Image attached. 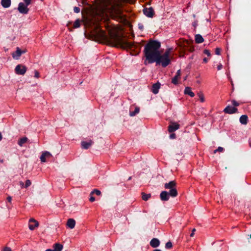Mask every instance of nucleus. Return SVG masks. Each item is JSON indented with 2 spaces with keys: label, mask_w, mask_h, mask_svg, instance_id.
Wrapping results in <instances>:
<instances>
[{
  "label": "nucleus",
  "mask_w": 251,
  "mask_h": 251,
  "mask_svg": "<svg viewBox=\"0 0 251 251\" xmlns=\"http://www.w3.org/2000/svg\"><path fill=\"white\" fill-rule=\"evenodd\" d=\"M223 68V65L221 64H220L219 65H218L217 66V69L218 70H220L222 69Z\"/></svg>",
  "instance_id": "44"
},
{
  "label": "nucleus",
  "mask_w": 251,
  "mask_h": 251,
  "mask_svg": "<svg viewBox=\"0 0 251 251\" xmlns=\"http://www.w3.org/2000/svg\"><path fill=\"white\" fill-rule=\"evenodd\" d=\"M2 251H11V250L10 248L5 247L3 249Z\"/></svg>",
  "instance_id": "40"
},
{
  "label": "nucleus",
  "mask_w": 251,
  "mask_h": 251,
  "mask_svg": "<svg viewBox=\"0 0 251 251\" xmlns=\"http://www.w3.org/2000/svg\"><path fill=\"white\" fill-rule=\"evenodd\" d=\"M161 44L156 40H150L145 46L144 53L146 57L145 64H152L155 62L156 65H161L163 68L168 66L171 62L170 58V50H166L162 54L159 49Z\"/></svg>",
  "instance_id": "1"
},
{
  "label": "nucleus",
  "mask_w": 251,
  "mask_h": 251,
  "mask_svg": "<svg viewBox=\"0 0 251 251\" xmlns=\"http://www.w3.org/2000/svg\"><path fill=\"white\" fill-rule=\"evenodd\" d=\"M176 135L175 133H172L170 135V139H173L176 138Z\"/></svg>",
  "instance_id": "41"
},
{
  "label": "nucleus",
  "mask_w": 251,
  "mask_h": 251,
  "mask_svg": "<svg viewBox=\"0 0 251 251\" xmlns=\"http://www.w3.org/2000/svg\"><path fill=\"white\" fill-rule=\"evenodd\" d=\"M143 13L149 18H152L154 14V11L152 7H146L143 9Z\"/></svg>",
  "instance_id": "5"
},
{
  "label": "nucleus",
  "mask_w": 251,
  "mask_h": 251,
  "mask_svg": "<svg viewBox=\"0 0 251 251\" xmlns=\"http://www.w3.org/2000/svg\"><path fill=\"white\" fill-rule=\"evenodd\" d=\"M195 41L197 43L200 44L204 41V39L201 35L198 34L195 35Z\"/></svg>",
  "instance_id": "22"
},
{
  "label": "nucleus",
  "mask_w": 251,
  "mask_h": 251,
  "mask_svg": "<svg viewBox=\"0 0 251 251\" xmlns=\"http://www.w3.org/2000/svg\"><path fill=\"white\" fill-rule=\"evenodd\" d=\"M0 162L2 163L3 162V160H0Z\"/></svg>",
  "instance_id": "51"
},
{
  "label": "nucleus",
  "mask_w": 251,
  "mask_h": 251,
  "mask_svg": "<svg viewBox=\"0 0 251 251\" xmlns=\"http://www.w3.org/2000/svg\"><path fill=\"white\" fill-rule=\"evenodd\" d=\"M169 191L168 192V194L170 197L175 198L178 195L177 191L176 189H169Z\"/></svg>",
  "instance_id": "20"
},
{
  "label": "nucleus",
  "mask_w": 251,
  "mask_h": 251,
  "mask_svg": "<svg viewBox=\"0 0 251 251\" xmlns=\"http://www.w3.org/2000/svg\"><path fill=\"white\" fill-rule=\"evenodd\" d=\"M31 3H29V0H24V2H21L18 4L17 10L21 14L24 15L27 14L29 11L28 6Z\"/></svg>",
  "instance_id": "2"
},
{
  "label": "nucleus",
  "mask_w": 251,
  "mask_h": 251,
  "mask_svg": "<svg viewBox=\"0 0 251 251\" xmlns=\"http://www.w3.org/2000/svg\"><path fill=\"white\" fill-rule=\"evenodd\" d=\"M101 1L105 6H111L112 7L114 6L115 0H101Z\"/></svg>",
  "instance_id": "16"
},
{
  "label": "nucleus",
  "mask_w": 251,
  "mask_h": 251,
  "mask_svg": "<svg viewBox=\"0 0 251 251\" xmlns=\"http://www.w3.org/2000/svg\"><path fill=\"white\" fill-rule=\"evenodd\" d=\"M131 179V176H130V177L128 178V180H130Z\"/></svg>",
  "instance_id": "50"
},
{
  "label": "nucleus",
  "mask_w": 251,
  "mask_h": 251,
  "mask_svg": "<svg viewBox=\"0 0 251 251\" xmlns=\"http://www.w3.org/2000/svg\"><path fill=\"white\" fill-rule=\"evenodd\" d=\"M2 136L1 132H0V141L2 140Z\"/></svg>",
  "instance_id": "48"
},
{
  "label": "nucleus",
  "mask_w": 251,
  "mask_h": 251,
  "mask_svg": "<svg viewBox=\"0 0 251 251\" xmlns=\"http://www.w3.org/2000/svg\"><path fill=\"white\" fill-rule=\"evenodd\" d=\"M80 10V8L78 7L75 6L74 8V11L75 13H79Z\"/></svg>",
  "instance_id": "34"
},
{
  "label": "nucleus",
  "mask_w": 251,
  "mask_h": 251,
  "mask_svg": "<svg viewBox=\"0 0 251 251\" xmlns=\"http://www.w3.org/2000/svg\"><path fill=\"white\" fill-rule=\"evenodd\" d=\"M173 245L171 242L169 241L165 244V248L167 249H170L172 248Z\"/></svg>",
  "instance_id": "30"
},
{
  "label": "nucleus",
  "mask_w": 251,
  "mask_h": 251,
  "mask_svg": "<svg viewBox=\"0 0 251 251\" xmlns=\"http://www.w3.org/2000/svg\"><path fill=\"white\" fill-rule=\"evenodd\" d=\"M15 53L16 55L13 54V57H15L16 56L17 57H19L22 55V51L19 48H17Z\"/></svg>",
  "instance_id": "28"
},
{
  "label": "nucleus",
  "mask_w": 251,
  "mask_h": 251,
  "mask_svg": "<svg viewBox=\"0 0 251 251\" xmlns=\"http://www.w3.org/2000/svg\"><path fill=\"white\" fill-rule=\"evenodd\" d=\"M75 221L73 219H69L67 222V226L71 229L75 227Z\"/></svg>",
  "instance_id": "18"
},
{
  "label": "nucleus",
  "mask_w": 251,
  "mask_h": 251,
  "mask_svg": "<svg viewBox=\"0 0 251 251\" xmlns=\"http://www.w3.org/2000/svg\"><path fill=\"white\" fill-rule=\"evenodd\" d=\"M138 27L141 30H143V29H144V25H143L142 24H139Z\"/></svg>",
  "instance_id": "42"
},
{
  "label": "nucleus",
  "mask_w": 251,
  "mask_h": 251,
  "mask_svg": "<svg viewBox=\"0 0 251 251\" xmlns=\"http://www.w3.org/2000/svg\"><path fill=\"white\" fill-rule=\"evenodd\" d=\"M198 25V21L196 20L192 23V25L195 28L197 27Z\"/></svg>",
  "instance_id": "38"
},
{
  "label": "nucleus",
  "mask_w": 251,
  "mask_h": 251,
  "mask_svg": "<svg viewBox=\"0 0 251 251\" xmlns=\"http://www.w3.org/2000/svg\"><path fill=\"white\" fill-rule=\"evenodd\" d=\"M221 52V49L219 48H217L215 49V54L217 55H220Z\"/></svg>",
  "instance_id": "36"
},
{
  "label": "nucleus",
  "mask_w": 251,
  "mask_h": 251,
  "mask_svg": "<svg viewBox=\"0 0 251 251\" xmlns=\"http://www.w3.org/2000/svg\"><path fill=\"white\" fill-rule=\"evenodd\" d=\"M240 123L242 125H246L248 122V117L246 115H242L239 119Z\"/></svg>",
  "instance_id": "21"
},
{
  "label": "nucleus",
  "mask_w": 251,
  "mask_h": 251,
  "mask_svg": "<svg viewBox=\"0 0 251 251\" xmlns=\"http://www.w3.org/2000/svg\"><path fill=\"white\" fill-rule=\"evenodd\" d=\"M80 26V21L79 19H76L74 24V27L75 28H78Z\"/></svg>",
  "instance_id": "27"
},
{
  "label": "nucleus",
  "mask_w": 251,
  "mask_h": 251,
  "mask_svg": "<svg viewBox=\"0 0 251 251\" xmlns=\"http://www.w3.org/2000/svg\"><path fill=\"white\" fill-rule=\"evenodd\" d=\"M226 114H232L238 112V109L235 107L227 105L223 110Z\"/></svg>",
  "instance_id": "6"
},
{
  "label": "nucleus",
  "mask_w": 251,
  "mask_h": 251,
  "mask_svg": "<svg viewBox=\"0 0 251 251\" xmlns=\"http://www.w3.org/2000/svg\"><path fill=\"white\" fill-rule=\"evenodd\" d=\"M198 96L199 97L201 102H203L204 101V97L202 93L200 92L198 93Z\"/></svg>",
  "instance_id": "29"
},
{
  "label": "nucleus",
  "mask_w": 251,
  "mask_h": 251,
  "mask_svg": "<svg viewBox=\"0 0 251 251\" xmlns=\"http://www.w3.org/2000/svg\"><path fill=\"white\" fill-rule=\"evenodd\" d=\"M224 151V148L221 147H219L217 150L215 151V152L216 151L222 152Z\"/></svg>",
  "instance_id": "37"
},
{
  "label": "nucleus",
  "mask_w": 251,
  "mask_h": 251,
  "mask_svg": "<svg viewBox=\"0 0 251 251\" xmlns=\"http://www.w3.org/2000/svg\"><path fill=\"white\" fill-rule=\"evenodd\" d=\"M31 183L30 180H29V179H27L25 181V188H27L28 187H29L31 185Z\"/></svg>",
  "instance_id": "32"
},
{
  "label": "nucleus",
  "mask_w": 251,
  "mask_h": 251,
  "mask_svg": "<svg viewBox=\"0 0 251 251\" xmlns=\"http://www.w3.org/2000/svg\"><path fill=\"white\" fill-rule=\"evenodd\" d=\"M184 94L190 96L192 98L195 96L194 93L192 91L191 88L190 87H185L184 89Z\"/></svg>",
  "instance_id": "19"
},
{
  "label": "nucleus",
  "mask_w": 251,
  "mask_h": 251,
  "mask_svg": "<svg viewBox=\"0 0 251 251\" xmlns=\"http://www.w3.org/2000/svg\"><path fill=\"white\" fill-rule=\"evenodd\" d=\"M91 194H95L99 196L100 195L101 192L98 189H94L91 192Z\"/></svg>",
  "instance_id": "31"
},
{
  "label": "nucleus",
  "mask_w": 251,
  "mask_h": 251,
  "mask_svg": "<svg viewBox=\"0 0 251 251\" xmlns=\"http://www.w3.org/2000/svg\"><path fill=\"white\" fill-rule=\"evenodd\" d=\"M7 201L8 202L11 203L12 201V197L11 196H8L7 197Z\"/></svg>",
  "instance_id": "43"
},
{
  "label": "nucleus",
  "mask_w": 251,
  "mask_h": 251,
  "mask_svg": "<svg viewBox=\"0 0 251 251\" xmlns=\"http://www.w3.org/2000/svg\"><path fill=\"white\" fill-rule=\"evenodd\" d=\"M170 197L168 191H162L160 194V198L162 201H167L169 200Z\"/></svg>",
  "instance_id": "10"
},
{
  "label": "nucleus",
  "mask_w": 251,
  "mask_h": 251,
  "mask_svg": "<svg viewBox=\"0 0 251 251\" xmlns=\"http://www.w3.org/2000/svg\"><path fill=\"white\" fill-rule=\"evenodd\" d=\"M203 53H204L205 54L207 55L208 56H210V55H211V53H210V52L209 50H203Z\"/></svg>",
  "instance_id": "35"
},
{
  "label": "nucleus",
  "mask_w": 251,
  "mask_h": 251,
  "mask_svg": "<svg viewBox=\"0 0 251 251\" xmlns=\"http://www.w3.org/2000/svg\"><path fill=\"white\" fill-rule=\"evenodd\" d=\"M1 5L3 8H7L9 7L11 4V0H1Z\"/></svg>",
  "instance_id": "17"
},
{
  "label": "nucleus",
  "mask_w": 251,
  "mask_h": 251,
  "mask_svg": "<svg viewBox=\"0 0 251 251\" xmlns=\"http://www.w3.org/2000/svg\"><path fill=\"white\" fill-rule=\"evenodd\" d=\"M153 251H161L160 249H155Z\"/></svg>",
  "instance_id": "49"
},
{
  "label": "nucleus",
  "mask_w": 251,
  "mask_h": 251,
  "mask_svg": "<svg viewBox=\"0 0 251 251\" xmlns=\"http://www.w3.org/2000/svg\"><path fill=\"white\" fill-rule=\"evenodd\" d=\"M180 125L176 123H172L168 126V131L170 133L173 132L179 129Z\"/></svg>",
  "instance_id": "8"
},
{
  "label": "nucleus",
  "mask_w": 251,
  "mask_h": 251,
  "mask_svg": "<svg viewBox=\"0 0 251 251\" xmlns=\"http://www.w3.org/2000/svg\"><path fill=\"white\" fill-rule=\"evenodd\" d=\"M151 197V195L150 194H147L144 193H142V199L145 201H148Z\"/></svg>",
  "instance_id": "26"
},
{
  "label": "nucleus",
  "mask_w": 251,
  "mask_h": 251,
  "mask_svg": "<svg viewBox=\"0 0 251 251\" xmlns=\"http://www.w3.org/2000/svg\"><path fill=\"white\" fill-rule=\"evenodd\" d=\"M208 59L207 58L205 57L203 59V62H204V63H206L208 62Z\"/></svg>",
  "instance_id": "47"
},
{
  "label": "nucleus",
  "mask_w": 251,
  "mask_h": 251,
  "mask_svg": "<svg viewBox=\"0 0 251 251\" xmlns=\"http://www.w3.org/2000/svg\"><path fill=\"white\" fill-rule=\"evenodd\" d=\"M27 70V68L25 66L22 65H18L15 69V71L16 74L19 75H24Z\"/></svg>",
  "instance_id": "4"
},
{
  "label": "nucleus",
  "mask_w": 251,
  "mask_h": 251,
  "mask_svg": "<svg viewBox=\"0 0 251 251\" xmlns=\"http://www.w3.org/2000/svg\"><path fill=\"white\" fill-rule=\"evenodd\" d=\"M115 40L117 45L122 48H129L131 46L130 43L122 38L117 37Z\"/></svg>",
  "instance_id": "3"
},
{
  "label": "nucleus",
  "mask_w": 251,
  "mask_h": 251,
  "mask_svg": "<svg viewBox=\"0 0 251 251\" xmlns=\"http://www.w3.org/2000/svg\"><path fill=\"white\" fill-rule=\"evenodd\" d=\"M139 111H140V108L139 107H136L134 111H130L129 115L131 117L134 116L136 115H137L138 113H139Z\"/></svg>",
  "instance_id": "25"
},
{
  "label": "nucleus",
  "mask_w": 251,
  "mask_h": 251,
  "mask_svg": "<svg viewBox=\"0 0 251 251\" xmlns=\"http://www.w3.org/2000/svg\"><path fill=\"white\" fill-rule=\"evenodd\" d=\"M90 201H91V202H93L95 201V197H93V196H91L90 198V199H89Z\"/></svg>",
  "instance_id": "46"
},
{
  "label": "nucleus",
  "mask_w": 251,
  "mask_h": 251,
  "mask_svg": "<svg viewBox=\"0 0 251 251\" xmlns=\"http://www.w3.org/2000/svg\"><path fill=\"white\" fill-rule=\"evenodd\" d=\"M7 207L8 208H9V206H8V205H7Z\"/></svg>",
  "instance_id": "53"
},
{
  "label": "nucleus",
  "mask_w": 251,
  "mask_h": 251,
  "mask_svg": "<svg viewBox=\"0 0 251 251\" xmlns=\"http://www.w3.org/2000/svg\"><path fill=\"white\" fill-rule=\"evenodd\" d=\"M160 87V83L159 82H158L153 84L152 86L151 92L154 94H157L159 92Z\"/></svg>",
  "instance_id": "14"
},
{
  "label": "nucleus",
  "mask_w": 251,
  "mask_h": 251,
  "mask_svg": "<svg viewBox=\"0 0 251 251\" xmlns=\"http://www.w3.org/2000/svg\"><path fill=\"white\" fill-rule=\"evenodd\" d=\"M29 222L30 223L33 222L35 223L34 225H32L31 224H29L28 227H29V229L31 230H34L36 227H37L39 226V223L33 218H31L29 220Z\"/></svg>",
  "instance_id": "12"
},
{
  "label": "nucleus",
  "mask_w": 251,
  "mask_h": 251,
  "mask_svg": "<svg viewBox=\"0 0 251 251\" xmlns=\"http://www.w3.org/2000/svg\"><path fill=\"white\" fill-rule=\"evenodd\" d=\"M34 77L37 78L40 77V74L37 71H35Z\"/></svg>",
  "instance_id": "39"
},
{
  "label": "nucleus",
  "mask_w": 251,
  "mask_h": 251,
  "mask_svg": "<svg viewBox=\"0 0 251 251\" xmlns=\"http://www.w3.org/2000/svg\"><path fill=\"white\" fill-rule=\"evenodd\" d=\"M164 188L167 190L176 189V183L175 180L170 181L164 184Z\"/></svg>",
  "instance_id": "7"
},
{
  "label": "nucleus",
  "mask_w": 251,
  "mask_h": 251,
  "mask_svg": "<svg viewBox=\"0 0 251 251\" xmlns=\"http://www.w3.org/2000/svg\"><path fill=\"white\" fill-rule=\"evenodd\" d=\"M250 147H251V142L250 144Z\"/></svg>",
  "instance_id": "54"
},
{
  "label": "nucleus",
  "mask_w": 251,
  "mask_h": 251,
  "mask_svg": "<svg viewBox=\"0 0 251 251\" xmlns=\"http://www.w3.org/2000/svg\"><path fill=\"white\" fill-rule=\"evenodd\" d=\"M195 231H196L195 228H193V229H192V233H191V234H190V236H191V237H193V236H194V234H195Z\"/></svg>",
  "instance_id": "45"
},
{
  "label": "nucleus",
  "mask_w": 251,
  "mask_h": 251,
  "mask_svg": "<svg viewBox=\"0 0 251 251\" xmlns=\"http://www.w3.org/2000/svg\"><path fill=\"white\" fill-rule=\"evenodd\" d=\"M54 251H61L63 249V246L59 243H56L53 246Z\"/></svg>",
  "instance_id": "24"
},
{
  "label": "nucleus",
  "mask_w": 251,
  "mask_h": 251,
  "mask_svg": "<svg viewBox=\"0 0 251 251\" xmlns=\"http://www.w3.org/2000/svg\"><path fill=\"white\" fill-rule=\"evenodd\" d=\"M21 185H24V183L23 182H21Z\"/></svg>",
  "instance_id": "52"
},
{
  "label": "nucleus",
  "mask_w": 251,
  "mask_h": 251,
  "mask_svg": "<svg viewBox=\"0 0 251 251\" xmlns=\"http://www.w3.org/2000/svg\"><path fill=\"white\" fill-rule=\"evenodd\" d=\"M52 156L51 154L48 151H45L42 153L40 156V160L42 162H47V158H50Z\"/></svg>",
  "instance_id": "9"
},
{
  "label": "nucleus",
  "mask_w": 251,
  "mask_h": 251,
  "mask_svg": "<svg viewBox=\"0 0 251 251\" xmlns=\"http://www.w3.org/2000/svg\"><path fill=\"white\" fill-rule=\"evenodd\" d=\"M181 75L180 70H178L175 76L172 79V83L175 85L178 84V79L180 77Z\"/></svg>",
  "instance_id": "13"
},
{
  "label": "nucleus",
  "mask_w": 251,
  "mask_h": 251,
  "mask_svg": "<svg viewBox=\"0 0 251 251\" xmlns=\"http://www.w3.org/2000/svg\"><path fill=\"white\" fill-rule=\"evenodd\" d=\"M93 144V142L92 140H90L88 142L82 141L81 143L82 148L85 150L88 149Z\"/></svg>",
  "instance_id": "11"
},
{
  "label": "nucleus",
  "mask_w": 251,
  "mask_h": 251,
  "mask_svg": "<svg viewBox=\"0 0 251 251\" xmlns=\"http://www.w3.org/2000/svg\"><path fill=\"white\" fill-rule=\"evenodd\" d=\"M28 140V139L26 137H24L20 138L18 141V144L20 147H22L24 144H25Z\"/></svg>",
  "instance_id": "23"
},
{
  "label": "nucleus",
  "mask_w": 251,
  "mask_h": 251,
  "mask_svg": "<svg viewBox=\"0 0 251 251\" xmlns=\"http://www.w3.org/2000/svg\"><path fill=\"white\" fill-rule=\"evenodd\" d=\"M232 104L234 106V107L238 106L239 105V103L236 101L235 100H232L231 101Z\"/></svg>",
  "instance_id": "33"
},
{
  "label": "nucleus",
  "mask_w": 251,
  "mask_h": 251,
  "mask_svg": "<svg viewBox=\"0 0 251 251\" xmlns=\"http://www.w3.org/2000/svg\"><path fill=\"white\" fill-rule=\"evenodd\" d=\"M250 237L251 238V234H250Z\"/></svg>",
  "instance_id": "55"
},
{
  "label": "nucleus",
  "mask_w": 251,
  "mask_h": 251,
  "mask_svg": "<svg viewBox=\"0 0 251 251\" xmlns=\"http://www.w3.org/2000/svg\"><path fill=\"white\" fill-rule=\"evenodd\" d=\"M160 241L157 238H154L150 241V245L152 248H157L160 245Z\"/></svg>",
  "instance_id": "15"
}]
</instances>
